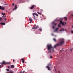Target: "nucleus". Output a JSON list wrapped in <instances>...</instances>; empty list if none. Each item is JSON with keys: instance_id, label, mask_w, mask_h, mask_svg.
Listing matches in <instances>:
<instances>
[{"instance_id": "f257e3e1", "label": "nucleus", "mask_w": 73, "mask_h": 73, "mask_svg": "<svg viewBox=\"0 0 73 73\" xmlns=\"http://www.w3.org/2000/svg\"><path fill=\"white\" fill-rule=\"evenodd\" d=\"M64 43V40L63 39H62L60 40V42L56 44V45L54 46V47H52L51 44H48L47 47L48 50H49L48 53H51L52 52H51V49H52V50L53 52H54V48H56L57 46H61L63 45V44Z\"/></svg>"}, {"instance_id": "f03ea898", "label": "nucleus", "mask_w": 73, "mask_h": 73, "mask_svg": "<svg viewBox=\"0 0 73 73\" xmlns=\"http://www.w3.org/2000/svg\"><path fill=\"white\" fill-rule=\"evenodd\" d=\"M61 24H62V25L63 26V25H64V22L62 21H60V23L58 25V28H59V27H61Z\"/></svg>"}, {"instance_id": "7ed1b4c3", "label": "nucleus", "mask_w": 73, "mask_h": 73, "mask_svg": "<svg viewBox=\"0 0 73 73\" xmlns=\"http://www.w3.org/2000/svg\"><path fill=\"white\" fill-rule=\"evenodd\" d=\"M51 64H48V66H46V68H47L48 70H51V69H50V68L48 66H49L50 65H51Z\"/></svg>"}, {"instance_id": "20e7f679", "label": "nucleus", "mask_w": 73, "mask_h": 73, "mask_svg": "<svg viewBox=\"0 0 73 73\" xmlns=\"http://www.w3.org/2000/svg\"><path fill=\"white\" fill-rule=\"evenodd\" d=\"M55 21H60H60H62V19H60L59 20H56Z\"/></svg>"}, {"instance_id": "39448f33", "label": "nucleus", "mask_w": 73, "mask_h": 73, "mask_svg": "<svg viewBox=\"0 0 73 73\" xmlns=\"http://www.w3.org/2000/svg\"><path fill=\"white\" fill-rule=\"evenodd\" d=\"M39 28V27L38 26H36L35 27H33V29H37V28Z\"/></svg>"}, {"instance_id": "423d86ee", "label": "nucleus", "mask_w": 73, "mask_h": 73, "mask_svg": "<svg viewBox=\"0 0 73 73\" xmlns=\"http://www.w3.org/2000/svg\"><path fill=\"white\" fill-rule=\"evenodd\" d=\"M29 19L30 21V23H32V19L31 18H29Z\"/></svg>"}, {"instance_id": "0eeeda50", "label": "nucleus", "mask_w": 73, "mask_h": 73, "mask_svg": "<svg viewBox=\"0 0 73 73\" xmlns=\"http://www.w3.org/2000/svg\"><path fill=\"white\" fill-rule=\"evenodd\" d=\"M34 5H33L31 7H30V9H32L34 8Z\"/></svg>"}, {"instance_id": "6e6552de", "label": "nucleus", "mask_w": 73, "mask_h": 73, "mask_svg": "<svg viewBox=\"0 0 73 73\" xmlns=\"http://www.w3.org/2000/svg\"><path fill=\"white\" fill-rule=\"evenodd\" d=\"M2 64H3V65H5V64H6V62H5V61H3L2 62Z\"/></svg>"}, {"instance_id": "1a4fd4ad", "label": "nucleus", "mask_w": 73, "mask_h": 73, "mask_svg": "<svg viewBox=\"0 0 73 73\" xmlns=\"http://www.w3.org/2000/svg\"><path fill=\"white\" fill-rule=\"evenodd\" d=\"M58 27H57L56 28L55 30L54 31V32H56L57 31V30H58Z\"/></svg>"}, {"instance_id": "9d476101", "label": "nucleus", "mask_w": 73, "mask_h": 73, "mask_svg": "<svg viewBox=\"0 0 73 73\" xmlns=\"http://www.w3.org/2000/svg\"><path fill=\"white\" fill-rule=\"evenodd\" d=\"M64 29L62 28L60 30V31H64Z\"/></svg>"}, {"instance_id": "9b49d317", "label": "nucleus", "mask_w": 73, "mask_h": 73, "mask_svg": "<svg viewBox=\"0 0 73 73\" xmlns=\"http://www.w3.org/2000/svg\"><path fill=\"white\" fill-rule=\"evenodd\" d=\"M11 68H12V69H13L15 67V66H14V65H11Z\"/></svg>"}, {"instance_id": "f8f14e48", "label": "nucleus", "mask_w": 73, "mask_h": 73, "mask_svg": "<svg viewBox=\"0 0 73 73\" xmlns=\"http://www.w3.org/2000/svg\"><path fill=\"white\" fill-rule=\"evenodd\" d=\"M0 24H2L3 25H5V23H0Z\"/></svg>"}, {"instance_id": "ddd939ff", "label": "nucleus", "mask_w": 73, "mask_h": 73, "mask_svg": "<svg viewBox=\"0 0 73 73\" xmlns=\"http://www.w3.org/2000/svg\"><path fill=\"white\" fill-rule=\"evenodd\" d=\"M6 64H9V65H11V62H7L6 63Z\"/></svg>"}, {"instance_id": "4468645a", "label": "nucleus", "mask_w": 73, "mask_h": 73, "mask_svg": "<svg viewBox=\"0 0 73 73\" xmlns=\"http://www.w3.org/2000/svg\"><path fill=\"white\" fill-rule=\"evenodd\" d=\"M33 16L34 17H35L36 16V13H33Z\"/></svg>"}, {"instance_id": "2eb2a0df", "label": "nucleus", "mask_w": 73, "mask_h": 73, "mask_svg": "<svg viewBox=\"0 0 73 73\" xmlns=\"http://www.w3.org/2000/svg\"><path fill=\"white\" fill-rule=\"evenodd\" d=\"M24 59L23 58L22 59V62H23V64H24Z\"/></svg>"}, {"instance_id": "dca6fc26", "label": "nucleus", "mask_w": 73, "mask_h": 73, "mask_svg": "<svg viewBox=\"0 0 73 73\" xmlns=\"http://www.w3.org/2000/svg\"><path fill=\"white\" fill-rule=\"evenodd\" d=\"M64 19H66V20H67V18H66V17H64Z\"/></svg>"}, {"instance_id": "f3484780", "label": "nucleus", "mask_w": 73, "mask_h": 73, "mask_svg": "<svg viewBox=\"0 0 73 73\" xmlns=\"http://www.w3.org/2000/svg\"><path fill=\"white\" fill-rule=\"evenodd\" d=\"M1 9L2 10H4V9H5V8H4V7H2Z\"/></svg>"}, {"instance_id": "a211bd4d", "label": "nucleus", "mask_w": 73, "mask_h": 73, "mask_svg": "<svg viewBox=\"0 0 73 73\" xmlns=\"http://www.w3.org/2000/svg\"><path fill=\"white\" fill-rule=\"evenodd\" d=\"M39 31H42V29L40 28L39 29Z\"/></svg>"}, {"instance_id": "6ab92c4d", "label": "nucleus", "mask_w": 73, "mask_h": 73, "mask_svg": "<svg viewBox=\"0 0 73 73\" xmlns=\"http://www.w3.org/2000/svg\"><path fill=\"white\" fill-rule=\"evenodd\" d=\"M2 15H5V13H2Z\"/></svg>"}, {"instance_id": "aec40b11", "label": "nucleus", "mask_w": 73, "mask_h": 73, "mask_svg": "<svg viewBox=\"0 0 73 73\" xmlns=\"http://www.w3.org/2000/svg\"><path fill=\"white\" fill-rule=\"evenodd\" d=\"M53 40L54 41H56V39L54 38L53 39Z\"/></svg>"}, {"instance_id": "412c9836", "label": "nucleus", "mask_w": 73, "mask_h": 73, "mask_svg": "<svg viewBox=\"0 0 73 73\" xmlns=\"http://www.w3.org/2000/svg\"><path fill=\"white\" fill-rule=\"evenodd\" d=\"M37 13H38V14H39V15H41V13H39L38 12H37Z\"/></svg>"}, {"instance_id": "4be33fe9", "label": "nucleus", "mask_w": 73, "mask_h": 73, "mask_svg": "<svg viewBox=\"0 0 73 73\" xmlns=\"http://www.w3.org/2000/svg\"><path fill=\"white\" fill-rule=\"evenodd\" d=\"M55 23L54 22H53L52 23V24H53L54 25Z\"/></svg>"}, {"instance_id": "5701e85b", "label": "nucleus", "mask_w": 73, "mask_h": 73, "mask_svg": "<svg viewBox=\"0 0 73 73\" xmlns=\"http://www.w3.org/2000/svg\"><path fill=\"white\" fill-rule=\"evenodd\" d=\"M17 7H15L14 9H13V10H15V9H17Z\"/></svg>"}, {"instance_id": "b1692460", "label": "nucleus", "mask_w": 73, "mask_h": 73, "mask_svg": "<svg viewBox=\"0 0 73 73\" xmlns=\"http://www.w3.org/2000/svg\"><path fill=\"white\" fill-rule=\"evenodd\" d=\"M52 27L53 29H54V28H55V27H54V26H53Z\"/></svg>"}, {"instance_id": "393cba45", "label": "nucleus", "mask_w": 73, "mask_h": 73, "mask_svg": "<svg viewBox=\"0 0 73 73\" xmlns=\"http://www.w3.org/2000/svg\"><path fill=\"white\" fill-rule=\"evenodd\" d=\"M6 70H7V71H9V69H7Z\"/></svg>"}, {"instance_id": "a878e982", "label": "nucleus", "mask_w": 73, "mask_h": 73, "mask_svg": "<svg viewBox=\"0 0 73 73\" xmlns=\"http://www.w3.org/2000/svg\"><path fill=\"white\" fill-rule=\"evenodd\" d=\"M2 19L1 18H0V21H1V20H2Z\"/></svg>"}, {"instance_id": "bb28decb", "label": "nucleus", "mask_w": 73, "mask_h": 73, "mask_svg": "<svg viewBox=\"0 0 73 73\" xmlns=\"http://www.w3.org/2000/svg\"><path fill=\"white\" fill-rule=\"evenodd\" d=\"M2 8V7L1 6H0V9H1Z\"/></svg>"}, {"instance_id": "cd10ccee", "label": "nucleus", "mask_w": 73, "mask_h": 73, "mask_svg": "<svg viewBox=\"0 0 73 73\" xmlns=\"http://www.w3.org/2000/svg\"><path fill=\"white\" fill-rule=\"evenodd\" d=\"M33 19L35 20H36V19L35 18V17H34V18Z\"/></svg>"}, {"instance_id": "c85d7f7f", "label": "nucleus", "mask_w": 73, "mask_h": 73, "mask_svg": "<svg viewBox=\"0 0 73 73\" xmlns=\"http://www.w3.org/2000/svg\"><path fill=\"white\" fill-rule=\"evenodd\" d=\"M54 25H55L56 26H57V23H55L54 24Z\"/></svg>"}, {"instance_id": "c756f323", "label": "nucleus", "mask_w": 73, "mask_h": 73, "mask_svg": "<svg viewBox=\"0 0 73 73\" xmlns=\"http://www.w3.org/2000/svg\"><path fill=\"white\" fill-rule=\"evenodd\" d=\"M9 73H13V72L12 71H9Z\"/></svg>"}, {"instance_id": "7c9ffc66", "label": "nucleus", "mask_w": 73, "mask_h": 73, "mask_svg": "<svg viewBox=\"0 0 73 73\" xmlns=\"http://www.w3.org/2000/svg\"><path fill=\"white\" fill-rule=\"evenodd\" d=\"M61 73V72L60 71H58V73Z\"/></svg>"}, {"instance_id": "2f4dec72", "label": "nucleus", "mask_w": 73, "mask_h": 73, "mask_svg": "<svg viewBox=\"0 0 73 73\" xmlns=\"http://www.w3.org/2000/svg\"><path fill=\"white\" fill-rule=\"evenodd\" d=\"M36 16H38V14H36Z\"/></svg>"}, {"instance_id": "473e14b6", "label": "nucleus", "mask_w": 73, "mask_h": 73, "mask_svg": "<svg viewBox=\"0 0 73 73\" xmlns=\"http://www.w3.org/2000/svg\"><path fill=\"white\" fill-rule=\"evenodd\" d=\"M64 24H65H65H66V22H64Z\"/></svg>"}, {"instance_id": "72a5a7b5", "label": "nucleus", "mask_w": 73, "mask_h": 73, "mask_svg": "<svg viewBox=\"0 0 73 73\" xmlns=\"http://www.w3.org/2000/svg\"><path fill=\"white\" fill-rule=\"evenodd\" d=\"M62 51H64V50H60V51H61V52H62Z\"/></svg>"}, {"instance_id": "f704fd0d", "label": "nucleus", "mask_w": 73, "mask_h": 73, "mask_svg": "<svg viewBox=\"0 0 73 73\" xmlns=\"http://www.w3.org/2000/svg\"><path fill=\"white\" fill-rule=\"evenodd\" d=\"M8 68L9 69H10V68L9 66H8Z\"/></svg>"}, {"instance_id": "c9c22d12", "label": "nucleus", "mask_w": 73, "mask_h": 73, "mask_svg": "<svg viewBox=\"0 0 73 73\" xmlns=\"http://www.w3.org/2000/svg\"><path fill=\"white\" fill-rule=\"evenodd\" d=\"M52 36H54V34H53V33H52Z\"/></svg>"}, {"instance_id": "e433bc0d", "label": "nucleus", "mask_w": 73, "mask_h": 73, "mask_svg": "<svg viewBox=\"0 0 73 73\" xmlns=\"http://www.w3.org/2000/svg\"><path fill=\"white\" fill-rule=\"evenodd\" d=\"M13 62H15V60L13 59Z\"/></svg>"}, {"instance_id": "4c0bfd02", "label": "nucleus", "mask_w": 73, "mask_h": 73, "mask_svg": "<svg viewBox=\"0 0 73 73\" xmlns=\"http://www.w3.org/2000/svg\"><path fill=\"white\" fill-rule=\"evenodd\" d=\"M14 3H13V4H12V5H13V6H14Z\"/></svg>"}, {"instance_id": "58836bf2", "label": "nucleus", "mask_w": 73, "mask_h": 73, "mask_svg": "<svg viewBox=\"0 0 73 73\" xmlns=\"http://www.w3.org/2000/svg\"><path fill=\"white\" fill-rule=\"evenodd\" d=\"M5 20H7V18H5Z\"/></svg>"}, {"instance_id": "ea45409f", "label": "nucleus", "mask_w": 73, "mask_h": 73, "mask_svg": "<svg viewBox=\"0 0 73 73\" xmlns=\"http://www.w3.org/2000/svg\"><path fill=\"white\" fill-rule=\"evenodd\" d=\"M72 50H73V49H71L70 50H71V51H72Z\"/></svg>"}, {"instance_id": "a19ab883", "label": "nucleus", "mask_w": 73, "mask_h": 73, "mask_svg": "<svg viewBox=\"0 0 73 73\" xmlns=\"http://www.w3.org/2000/svg\"><path fill=\"white\" fill-rule=\"evenodd\" d=\"M52 58V56H51L50 57V58Z\"/></svg>"}, {"instance_id": "79ce46f5", "label": "nucleus", "mask_w": 73, "mask_h": 73, "mask_svg": "<svg viewBox=\"0 0 73 73\" xmlns=\"http://www.w3.org/2000/svg\"><path fill=\"white\" fill-rule=\"evenodd\" d=\"M23 73H25V71H23Z\"/></svg>"}, {"instance_id": "37998d69", "label": "nucleus", "mask_w": 73, "mask_h": 73, "mask_svg": "<svg viewBox=\"0 0 73 73\" xmlns=\"http://www.w3.org/2000/svg\"><path fill=\"white\" fill-rule=\"evenodd\" d=\"M20 73H22V71H20Z\"/></svg>"}, {"instance_id": "c03bdc74", "label": "nucleus", "mask_w": 73, "mask_h": 73, "mask_svg": "<svg viewBox=\"0 0 73 73\" xmlns=\"http://www.w3.org/2000/svg\"><path fill=\"white\" fill-rule=\"evenodd\" d=\"M1 65H0V68H1Z\"/></svg>"}, {"instance_id": "a18cd8bd", "label": "nucleus", "mask_w": 73, "mask_h": 73, "mask_svg": "<svg viewBox=\"0 0 73 73\" xmlns=\"http://www.w3.org/2000/svg\"><path fill=\"white\" fill-rule=\"evenodd\" d=\"M15 7H17V5H15Z\"/></svg>"}, {"instance_id": "49530a36", "label": "nucleus", "mask_w": 73, "mask_h": 73, "mask_svg": "<svg viewBox=\"0 0 73 73\" xmlns=\"http://www.w3.org/2000/svg\"><path fill=\"white\" fill-rule=\"evenodd\" d=\"M71 16H73V14H72V15H71Z\"/></svg>"}, {"instance_id": "de8ad7c7", "label": "nucleus", "mask_w": 73, "mask_h": 73, "mask_svg": "<svg viewBox=\"0 0 73 73\" xmlns=\"http://www.w3.org/2000/svg\"><path fill=\"white\" fill-rule=\"evenodd\" d=\"M22 0H19L20 1H21Z\"/></svg>"}, {"instance_id": "09e8293b", "label": "nucleus", "mask_w": 73, "mask_h": 73, "mask_svg": "<svg viewBox=\"0 0 73 73\" xmlns=\"http://www.w3.org/2000/svg\"><path fill=\"white\" fill-rule=\"evenodd\" d=\"M4 17V16H2V17Z\"/></svg>"}, {"instance_id": "8fccbe9b", "label": "nucleus", "mask_w": 73, "mask_h": 73, "mask_svg": "<svg viewBox=\"0 0 73 73\" xmlns=\"http://www.w3.org/2000/svg\"><path fill=\"white\" fill-rule=\"evenodd\" d=\"M55 69H56L55 68Z\"/></svg>"}, {"instance_id": "3c124183", "label": "nucleus", "mask_w": 73, "mask_h": 73, "mask_svg": "<svg viewBox=\"0 0 73 73\" xmlns=\"http://www.w3.org/2000/svg\"><path fill=\"white\" fill-rule=\"evenodd\" d=\"M54 68H55V67H54Z\"/></svg>"}]
</instances>
